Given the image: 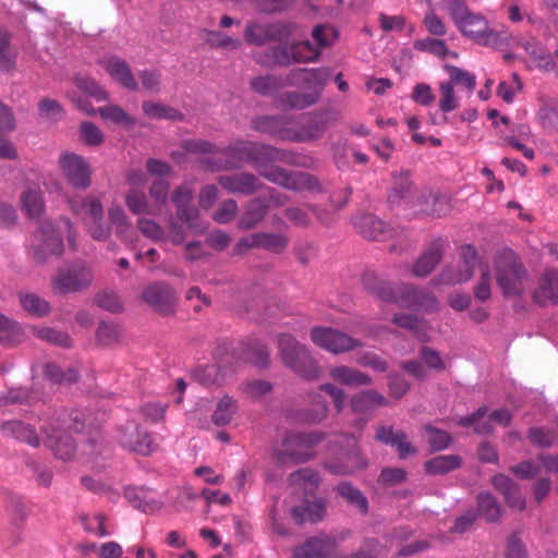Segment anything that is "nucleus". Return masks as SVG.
Returning a JSON list of instances; mask_svg holds the SVG:
<instances>
[{
  "label": "nucleus",
  "instance_id": "e2e57ef3",
  "mask_svg": "<svg viewBox=\"0 0 558 558\" xmlns=\"http://www.w3.org/2000/svg\"><path fill=\"white\" fill-rule=\"evenodd\" d=\"M34 333L37 338L58 344L60 347L68 348L72 344L71 339L66 333L50 327L34 328Z\"/></svg>",
  "mask_w": 558,
  "mask_h": 558
},
{
  "label": "nucleus",
  "instance_id": "f8f14e48",
  "mask_svg": "<svg viewBox=\"0 0 558 558\" xmlns=\"http://www.w3.org/2000/svg\"><path fill=\"white\" fill-rule=\"evenodd\" d=\"M484 266L472 245H464L460 252V260L457 266H448L433 280L434 284H459L470 280L474 269Z\"/></svg>",
  "mask_w": 558,
  "mask_h": 558
},
{
  "label": "nucleus",
  "instance_id": "aec40b11",
  "mask_svg": "<svg viewBox=\"0 0 558 558\" xmlns=\"http://www.w3.org/2000/svg\"><path fill=\"white\" fill-rule=\"evenodd\" d=\"M100 65L109 76L122 87L132 92L140 89L138 83L136 82L129 64L124 60L118 57H108L100 61Z\"/></svg>",
  "mask_w": 558,
  "mask_h": 558
},
{
  "label": "nucleus",
  "instance_id": "09e8293b",
  "mask_svg": "<svg viewBox=\"0 0 558 558\" xmlns=\"http://www.w3.org/2000/svg\"><path fill=\"white\" fill-rule=\"evenodd\" d=\"M294 60L296 63L315 62L320 57V50L316 43L303 40L292 44Z\"/></svg>",
  "mask_w": 558,
  "mask_h": 558
},
{
  "label": "nucleus",
  "instance_id": "9b49d317",
  "mask_svg": "<svg viewBox=\"0 0 558 558\" xmlns=\"http://www.w3.org/2000/svg\"><path fill=\"white\" fill-rule=\"evenodd\" d=\"M266 122L283 140L291 142H311L323 136L327 129L324 121L306 120L301 123L288 121L284 118H268Z\"/></svg>",
  "mask_w": 558,
  "mask_h": 558
},
{
  "label": "nucleus",
  "instance_id": "79ce46f5",
  "mask_svg": "<svg viewBox=\"0 0 558 558\" xmlns=\"http://www.w3.org/2000/svg\"><path fill=\"white\" fill-rule=\"evenodd\" d=\"M392 323L401 328L409 329L422 341L427 340L428 327L426 323L418 319L415 315L411 314H398L392 318Z\"/></svg>",
  "mask_w": 558,
  "mask_h": 558
},
{
  "label": "nucleus",
  "instance_id": "9d476101",
  "mask_svg": "<svg viewBox=\"0 0 558 558\" xmlns=\"http://www.w3.org/2000/svg\"><path fill=\"white\" fill-rule=\"evenodd\" d=\"M324 438L320 433L288 434L282 440L281 448L276 451L280 463H303L314 458V447Z\"/></svg>",
  "mask_w": 558,
  "mask_h": 558
},
{
  "label": "nucleus",
  "instance_id": "3c124183",
  "mask_svg": "<svg viewBox=\"0 0 558 558\" xmlns=\"http://www.w3.org/2000/svg\"><path fill=\"white\" fill-rule=\"evenodd\" d=\"M478 511L487 521H497L500 517V506L490 493H481L477 497Z\"/></svg>",
  "mask_w": 558,
  "mask_h": 558
},
{
  "label": "nucleus",
  "instance_id": "0e129e2a",
  "mask_svg": "<svg viewBox=\"0 0 558 558\" xmlns=\"http://www.w3.org/2000/svg\"><path fill=\"white\" fill-rule=\"evenodd\" d=\"M80 518L87 532L93 533L98 537L110 535V532L106 527L107 518L105 514L96 513L93 517L81 515Z\"/></svg>",
  "mask_w": 558,
  "mask_h": 558
},
{
  "label": "nucleus",
  "instance_id": "bb28decb",
  "mask_svg": "<svg viewBox=\"0 0 558 558\" xmlns=\"http://www.w3.org/2000/svg\"><path fill=\"white\" fill-rule=\"evenodd\" d=\"M359 232L371 240H385L391 233L386 223L374 215H362L354 220Z\"/></svg>",
  "mask_w": 558,
  "mask_h": 558
},
{
  "label": "nucleus",
  "instance_id": "6ab92c4d",
  "mask_svg": "<svg viewBox=\"0 0 558 558\" xmlns=\"http://www.w3.org/2000/svg\"><path fill=\"white\" fill-rule=\"evenodd\" d=\"M193 198L194 190L187 184L177 186L171 195L178 219L189 228H194V222L198 218V209L193 205Z\"/></svg>",
  "mask_w": 558,
  "mask_h": 558
},
{
  "label": "nucleus",
  "instance_id": "13d9d810",
  "mask_svg": "<svg viewBox=\"0 0 558 558\" xmlns=\"http://www.w3.org/2000/svg\"><path fill=\"white\" fill-rule=\"evenodd\" d=\"M235 411V401L232 398L226 396L219 400L217 409L213 414V422L218 426L226 425L230 423Z\"/></svg>",
  "mask_w": 558,
  "mask_h": 558
},
{
  "label": "nucleus",
  "instance_id": "4d7b16f0",
  "mask_svg": "<svg viewBox=\"0 0 558 558\" xmlns=\"http://www.w3.org/2000/svg\"><path fill=\"white\" fill-rule=\"evenodd\" d=\"M486 413L487 408L482 407L473 414L460 417L458 424L464 427L474 426V430L477 434H489L493 432L492 424L482 422Z\"/></svg>",
  "mask_w": 558,
  "mask_h": 558
},
{
  "label": "nucleus",
  "instance_id": "dca6fc26",
  "mask_svg": "<svg viewBox=\"0 0 558 558\" xmlns=\"http://www.w3.org/2000/svg\"><path fill=\"white\" fill-rule=\"evenodd\" d=\"M121 446L130 451L148 456L157 449L151 435L134 422H129L119 429Z\"/></svg>",
  "mask_w": 558,
  "mask_h": 558
},
{
  "label": "nucleus",
  "instance_id": "2eb2a0df",
  "mask_svg": "<svg viewBox=\"0 0 558 558\" xmlns=\"http://www.w3.org/2000/svg\"><path fill=\"white\" fill-rule=\"evenodd\" d=\"M348 450L341 451L336 458L324 463L327 471L335 475H350L367 466V461L361 456L353 437L345 438Z\"/></svg>",
  "mask_w": 558,
  "mask_h": 558
},
{
  "label": "nucleus",
  "instance_id": "5fc2aeb1",
  "mask_svg": "<svg viewBox=\"0 0 558 558\" xmlns=\"http://www.w3.org/2000/svg\"><path fill=\"white\" fill-rule=\"evenodd\" d=\"M97 112L102 119L117 124L133 126L136 122L134 118L129 116L125 110L117 105L100 107Z\"/></svg>",
  "mask_w": 558,
  "mask_h": 558
},
{
  "label": "nucleus",
  "instance_id": "f704fd0d",
  "mask_svg": "<svg viewBox=\"0 0 558 558\" xmlns=\"http://www.w3.org/2000/svg\"><path fill=\"white\" fill-rule=\"evenodd\" d=\"M413 46L418 51L428 52L441 59L447 57H458V53L451 51L446 41L439 39V37H425L417 39L414 41Z\"/></svg>",
  "mask_w": 558,
  "mask_h": 558
},
{
  "label": "nucleus",
  "instance_id": "473e14b6",
  "mask_svg": "<svg viewBox=\"0 0 558 558\" xmlns=\"http://www.w3.org/2000/svg\"><path fill=\"white\" fill-rule=\"evenodd\" d=\"M268 205L260 198L252 199L240 220V228L244 230L253 229L256 227L266 216Z\"/></svg>",
  "mask_w": 558,
  "mask_h": 558
},
{
  "label": "nucleus",
  "instance_id": "f3484780",
  "mask_svg": "<svg viewBox=\"0 0 558 558\" xmlns=\"http://www.w3.org/2000/svg\"><path fill=\"white\" fill-rule=\"evenodd\" d=\"M337 544L333 535L319 533L295 547L292 558H332Z\"/></svg>",
  "mask_w": 558,
  "mask_h": 558
},
{
  "label": "nucleus",
  "instance_id": "39448f33",
  "mask_svg": "<svg viewBox=\"0 0 558 558\" xmlns=\"http://www.w3.org/2000/svg\"><path fill=\"white\" fill-rule=\"evenodd\" d=\"M391 206L417 208L424 215L441 216L447 213V202L434 193H422L415 196V191L409 173L393 174L391 191L388 195Z\"/></svg>",
  "mask_w": 558,
  "mask_h": 558
},
{
  "label": "nucleus",
  "instance_id": "680f3d73",
  "mask_svg": "<svg viewBox=\"0 0 558 558\" xmlns=\"http://www.w3.org/2000/svg\"><path fill=\"white\" fill-rule=\"evenodd\" d=\"M44 375L47 379L52 383H74L77 380V373L70 368L68 372H63L58 365L53 363H48L44 367Z\"/></svg>",
  "mask_w": 558,
  "mask_h": 558
},
{
  "label": "nucleus",
  "instance_id": "ea45409f",
  "mask_svg": "<svg viewBox=\"0 0 558 558\" xmlns=\"http://www.w3.org/2000/svg\"><path fill=\"white\" fill-rule=\"evenodd\" d=\"M319 99V92H292L287 93L281 97V105L289 109H305L315 105Z\"/></svg>",
  "mask_w": 558,
  "mask_h": 558
},
{
  "label": "nucleus",
  "instance_id": "20e7f679",
  "mask_svg": "<svg viewBox=\"0 0 558 558\" xmlns=\"http://www.w3.org/2000/svg\"><path fill=\"white\" fill-rule=\"evenodd\" d=\"M446 10L461 34L474 43L494 49L505 44V34L492 29L488 21L482 14L471 11L464 1L449 0Z\"/></svg>",
  "mask_w": 558,
  "mask_h": 558
},
{
  "label": "nucleus",
  "instance_id": "423d86ee",
  "mask_svg": "<svg viewBox=\"0 0 558 558\" xmlns=\"http://www.w3.org/2000/svg\"><path fill=\"white\" fill-rule=\"evenodd\" d=\"M369 277L365 278V286L376 298L399 305L400 307L424 310L436 312L439 308L437 299L423 290L411 284H401L393 289L388 282H369Z\"/></svg>",
  "mask_w": 558,
  "mask_h": 558
},
{
  "label": "nucleus",
  "instance_id": "4c0bfd02",
  "mask_svg": "<svg viewBox=\"0 0 558 558\" xmlns=\"http://www.w3.org/2000/svg\"><path fill=\"white\" fill-rule=\"evenodd\" d=\"M293 75H302V82L312 88V92H319L320 94L330 77V71L327 68L300 69Z\"/></svg>",
  "mask_w": 558,
  "mask_h": 558
},
{
  "label": "nucleus",
  "instance_id": "0eeeda50",
  "mask_svg": "<svg viewBox=\"0 0 558 558\" xmlns=\"http://www.w3.org/2000/svg\"><path fill=\"white\" fill-rule=\"evenodd\" d=\"M496 281L507 298L520 296L526 290L527 274L517 254L504 250L495 257Z\"/></svg>",
  "mask_w": 558,
  "mask_h": 558
},
{
  "label": "nucleus",
  "instance_id": "2f4dec72",
  "mask_svg": "<svg viewBox=\"0 0 558 558\" xmlns=\"http://www.w3.org/2000/svg\"><path fill=\"white\" fill-rule=\"evenodd\" d=\"M326 514V501L317 499L308 502L306 506H299L291 509V515L298 524L304 522H318Z\"/></svg>",
  "mask_w": 558,
  "mask_h": 558
},
{
  "label": "nucleus",
  "instance_id": "603ef678",
  "mask_svg": "<svg viewBox=\"0 0 558 558\" xmlns=\"http://www.w3.org/2000/svg\"><path fill=\"white\" fill-rule=\"evenodd\" d=\"M424 437L434 451H440L448 448L452 441L448 432L430 425L424 427Z\"/></svg>",
  "mask_w": 558,
  "mask_h": 558
},
{
  "label": "nucleus",
  "instance_id": "a878e982",
  "mask_svg": "<svg viewBox=\"0 0 558 558\" xmlns=\"http://www.w3.org/2000/svg\"><path fill=\"white\" fill-rule=\"evenodd\" d=\"M329 377L349 387L368 386L373 383L369 375L347 365L331 367L329 369Z\"/></svg>",
  "mask_w": 558,
  "mask_h": 558
},
{
  "label": "nucleus",
  "instance_id": "72a5a7b5",
  "mask_svg": "<svg viewBox=\"0 0 558 558\" xmlns=\"http://www.w3.org/2000/svg\"><path fill=\"white\" fill-rule=\"evenodd\" d=\"M461 465V458L457 454L437 456L425 462L426 473L432 475H442L449 473Z\"/></svg>",
  "mask_w": 558,
  "mask_h": 558
},
{
  "label": "nucleus",
  "instance_id": "4468645a",
  "mask_svg": "<svg viewBox=\"0 0 558 558\" xmlns=\"http://www.w3.org/2000/svg\"><path fill=\"white\" fill-rule=\"evenodd\" d=\"M311 339L319 348L333 354L353 351L363 345L360 339L328 327H315L311 331Z\"/></svg>",
  "mask_w": 558,
  "mask_h": 558
},
{
  "label": "nucleus",
  "instance_id": "8fccbe9b",
  "mask_svg": "<svg viewBox=\"0 0 558 558\" xmlns=\"http://www.w3.org/2000/svg\"><path fill=\"white\" fill-rule=\"evenodd\" d=\"M531 442L541 448H549L558 445V429L532 427L527 433Z\"/></svg>",
  "mask_w": 558,
  "mask_h": 558
},
{
  "label": "nucleus",
  "instance_id": "ddd939ff",
  "mask_svg": "<svg viewBox=\"0 0 558 558\" xmlns=\"http://www.w3.org/2000/svg\"><path fill=\"white\" fill-rule=\"evenodd\" d=\"M58 167L65 181L76 190H86L92 184V168L88 161L71 151H63L58 159Z\"/></svg>",
  "mask_w": 558,
  "mask_h": 558
},
{
  "label": "nucleus",
  "instance_id": "5701e85b",
  "mask_svg": "<svg viewBox=\"0 0 558 558\" xmlns=\"http://www.w3.org/2000/svg\"><path fill=\"white\" fill-rule=\"evenodd\" d=\"M494 487L504 495L507 505L519 511L525 509V499L520 493V486L505 474L493 477Z\"/></svg>",
  "mask_w": 558,
  "mask_h": 558
},
{
  "label": "nucleus",
  "instance_id": "c9c22d12",
  "mask_svg": "<svg viewBox=\"0 0 558 558\" xmlns=\"http://www.w3.org/2000/svg\"><path fill=\"white\" fill-rule=\"evenodd\" d=\"M125 204L134 215H154L155 208L149 204L144 189H130L125 194Z\"/></svg>",
  "mask_w": 558,
  "mask_h": 558
},
{
  "label": "nucleus",
  "instance_id": "cd10ccee",
  "mask_svg": "<svg viewBox=\"0 0 558 558\" xmlns=\"http://www.w3.org/2000/svg\"><path fill=\"white\" fill-rule=\"evenodd\" d=\"M535 303L544 305L547 302L558 303V270H548L539 281V288L533 292Z\"/></svg>",
  "mask_w": 558,
  "mask_h": 558
},
{
  "label": "nucleus",
  "instance_id": "de8ad7c7",
  "mask_svg": "<svg viewBox=\"0 0 558 558\" xmlns=\"http://www.w3.org/2000/svg\"><path fill=\"white\" fill-rule=\"evenodd\" d=\"M294 60L296 63L315 62L320 57V50L316 43L303 40L292 44Z\"/></svg>",
  "mask_w": 558,
  "mask_h": 558
},
{
  "label": "nucleus",
  "instance_id": "7c9ffc66",
  "mask_svg": "<svg viewBox=\"0 0 558 558\" xmlns=\"http://www.w3.org/2000/svg\"><path fill=\"white\" fill-rule=\"evenodd\" d=\"M257 61L266 66H288L296 63L294 60L292 45H279L267 49Z\"/></svg>",
  "mask_w": 558,
  "mask_h": 558
},
{
  "label": "nucleus",
  "instance_id": "a211bd4d",
  "mask_svg": "<svg viewBox=\"0 0 558 558\" xmlns=\"http://www.w3.org/2000/svg\"><path fill=\"white\" fill-rule=\"evenodd\" d=\"M143 300L155 311L168 315L174 311L175 293L163 282H155L144 289Z\"/></svg>",
  "mask_w": 558,
  "mask_h": 558
},
{
  "label": "nucleus",
  "instance_id": "7ed1b4c3",
  "mask_svg": "<svg viewBox=\"0 0 558 558\" xmlns=\"http://www.w3.org/2000/svg\"><path fill=\"white\" fill-rule=\"evenodd\" d=\"M282 160H284L283 151L269 145L256 143L251 163L260 177L287 190L300 192L314 187L312 175L303 172H289L274 165V162Z\"/></svg>",
  "mask_w": 558,
  "mask_h": 558
},
{
  "label": "nucleus",
  "instance_id": "b1692460",
  "mask_svg": "<svg viewBox=\"0 0 558 558\" xmlns=\"http://www.w3.org/2000/svg\"><path fill=\"white\" fill-rule=\"evenodd\" d=\"M73 214L81 217L85 223L93 220H102L104 208L100 201L92 195L73 197L69 201Z\"/></svg>",
  "mask_w": 558,
  "mask_h": 558
},
{
  "label": "nucleus",
  "instance_id": "4be33fe9",
  "mask_svg": "<svg viewBox=\"0 0 558 558\" xmlns=\"http://www.w3.org/2000/svg\"><path fill=\"white\" fill-rule=\"evenodd\" d=\"M22 210L31 219H39L46 209L45 199L40 186L36 183H27L20 195Z\"/></svg>",
  "mask_w": 558,
  "mask_h": 558
},
{
  "label": "nucleus",
  "instance_id": "a18cd8bd",
  "mask_svg": "<svg viewBox=\"0 0 558 558\" xmlns=\"http://www.w3.org/2000/svg\"><path fill=\"white\" fill-rule=\"evenodd\" d=\"M20 303L26 312L34 316H45L50 312V304L35 293H21Z\"/></svg>",
  "mask_w": 558,
  "mask_h": 558
},
{
  "label": "nucleus",
  "instance_id": "c756f323",
  "mask_svg": "<svg viewBox=\"0 0 558 558\" xmlns=\"http://www.w3.org/2000/svg\"><path fill=\"white\" fill-rule=\"evenodd\" d=\"M388 400L376 390H364L351 397L350 405L355 413H365L377 407H385Z\"/></svg>",
  "mask_w": 558,
  "mask_h": 558
},
{
  "label": "nucleus",
  "instance_id": "6e6d98bb",
  "mask_svg": "<svg viewBox=\"0 0 558 558\" xmlns=\"http://www.w3.org/2000/svg\"><path fill=\"white\" fill-rule=\"evenodd\" d=\"M22 339V329L15 322L0 314V342L13 344Z\"/></svg>",
  "mask_w": 558,
  "mask_h": 558
},
{
  "label": "nucleus",
  "instance_id": "c03bdc74",
  "mask_svg": "<svg viewBox=\"0 0 558 558\" xmlns=\"http://www.w3.org/2000/svg\"><path fill=\"white\" fill-rule=\"evenodd\" d=\"M144 113L153 119L182 120L183 114L174 108L155 101H144L142 105Z\"/></svg>",
  "mask_w": 558,
  "mask_h": 558
},
{
  "label": "nucleus",
  "instance_id": "bf43d9fd",
  "mask_svg": "<svg viewBox=\"0 0 558 558\" xmlns=\"http://www.w3.org/2000/svg\"><path fill=\"white\" fill-rule=\"evenodd\" d=\"M422 23L426 32L434 37H442L448 32L446 22L432 8L425 13Z\"/></svg>",
  "mask_w": 558,
  "mask_h": 558
},
{
  "label": "nucleus",
  "instance_id": "f257e3e1",
  "mask_svg": "<svg viewBox=\"0 0 558 558\" xmlns=\"http://www.w3.org/2000/svg\"><path fill=\"white\" fill-rule=\"evenodd\" d=\"M65 422L60 418H53L43 426L44 437L40 438L36 428L21 420L0 421V434L3 438L24 442L31 447L37 448L43 442L49 447L61 460H70L75 453V444L64 428Z\"/></svg>",
  "mask_w": 558,
  "mask_h": 558
},
{
  "label": "nucleus",
  "instance_id": "37998d69",
  "mask_svg": "<svg viewBox=\"0 0 558 558\" xmlns=\"http://www.w3.org/2000/svg\"><path fill=\"white\" fill-rule=\"evenodd\" d=\"M445 70L449 75V80L447 81L450 85L454 86H463L470 94L473 93L476 86L475 75L472 73L454 66V65H445Z\"/></svg>",
  "mask_w": 558,
  "mask_h": 558
},
{
  "label": "nucleus",
  "instance_id": "052dcab7",
  "mask_svg": "<svg viewBox=\"0 0 558 558\" xmlns=\"http://www.w3.org/2000/svg\"><path fill=\"white\" fill-rule=\"evenodd\" d=\"M459 107V100L454 94V87L447 81L439 84V108L448 113Z\"/></svg>",
  "mask_w": 558,
  "mask_h": 558
},
{
  "label": "nucleus",
  "instance_id": "a19ab883",
  "mask_svg": "<svg viewBox=\"0 0 558 558\" xmlns=\"http://www.w3.org/2000/svg\"><path fill=\"white\" fill-rule=\"evenodd\" d=\"M255 145V142L235 141L228 147L219 149V154L236 161L251 162Z\"/></svg>",
  "mask_w": 558,
  "mask_h": 558
},
{
  "label": "nucleus",
  "instance_id": "412c9836",
  "mask_svg": "<svg viewBox=\"0 0 558 558\" xmlns=\"http://www.w3.org/2000/svg\"><path fill=\"white\" fill-rule=\"evenodd\" d=\"M218 183L230 193L243 195L253 194L262 186L257 177L248 172L220 175Z\"/></svg>",
  "mask_w": 558,
  "mask_h": 558
},
{
  "label": "nucleus",
  "instance_id": "69168bd1",
  "mask_svg": "<svg viewBox=\"0 0 558 558\" xmlns=\"http://www.w3.org/2000/svg\"><path fill=\"white\" fill-rule=\"evenodd\" d=\"M121 337V329L118 325L102 322L99 324L96 338L101 345L116 343Z\"/></svg>",
  "mask_w": 558,
  "mask_h": 558
},
{
  "label": "nucleus",
  "instance_id": "58836bf2",
  "mask_svg": "<svg viewBox=\"0 0 558 558\" xmlns=\"http://www.w3.org/2000/svg\"><path fill=\"white\" fill-rule=\"evenodd\" d=\"M288 481L293 487L312 492L318 487L320 477L313 469L304 468L291 473Z\"/></svg>",
  "mask_w": 558,
  "mask_h": 558
},
{
  "label": "nucleus",
  "instance_id": "774afa93",
  "mask_svg": "<svg viewBox=\"0 0 558 558\" xmlns=\"http://www.w3.org/2000/svg\"><path fill=\"white\" fill-rule=\"evenodd\" d=\"M420 357L424 365L432 371L439 373L447 368L446 361L442 360L438 351L432 348L423 347L420 351Z\"/></svg>",
  "mask_w": 558,
  "mask_h": 558
},
{
  "label": "nucleus",
  "instance_id": "f03ea898",
  "mask_svg": "<svg viewBox=\"0 0 558 558\" xmlns=\"http://www.w3.org/2000/svg\"><path fill=\"white\" fill-rule=\"evenodd\" d=\"M63 233L66 235L69 246L76 251V233L68 218H61L57 222L50 220L41 222L29 240L28 254L32 259L44 265L53 258L61 257L64 253Z\"/></svg>",
  "mask_w": 558,
  "mask_h": 558
},
{
  "label": "nucleus",
  "instance_id": "e433bc0d",
  "mask_svg": "<svg viewBox=\"0 0 558 558\" xmlns=\"http://www.w3.org/2000/svg\"><path fill=\"white\" fill-rule=\"evenodd\" d=\"M337 493L362 514L368 511V500L364 494L349 482H342L336 487Z\"/></svg>",
  "mask_w": 558,
  "mask_h": 558
},
{
  "label": "nucleus",
  "instance_id": "49530a36",
  "mask_svg": "<svg viewBox=\"0 0 558 558\" xmlns=\"http://www.w3.org/2000/svg\"><path fill=\"white\" fill-rule=\"evenodd\" d=\"M294 60L296 63L315 62L320 57V50L316 43L303 40L292 44Z\"/></svg>",
  "mask_w": 558,
  "mask_h": 558
},
{
  "label": "nucleus",
  "instance_id": "1a4fd4ad",
  "mask_svg": "<svg viewBox=\"0 0 558 558\" xmlns=\"http://www.w3.org/2000/svg\"><path fill=\"white\" fill-rule=\"evenodd\" d=\"M94 281L90 265L78 260L60 269L51 279V290L54 294L65 295L88 289Z\"/></svg>",
  "mask_w": 558,
  "mask_h": 558
},
{
  "label": "nucleus",
  "instance_id": "6e6552de",
  "mask_svg": "<svg viewBox=\"0 0 558 558\" xmlns=\"http://www.w3.org/2000/svg\"><path fill=\"white\" fill-rule=\"evenodd\" d=\"M279 354L286 366L299 376L314 380L320 375L317 362L308 350L298 342L292 336L283 333L278 339Z\"/></svg>",
  "mask_w": 558,
  "mask_h": 558
},
{
  "label": "nucleus",
  "instance_id": "338daca9",
  "mask_svg": "<svg viewBox=\"0 0 558 558\" xmlns=\"http://www.w3.org/2000/svg\"><path fill=\"white\" fill-rule=\"evenodd\" d=\"M39 117L46 121H58L63 117L61 105L50 98H44L38 104Z\"/></svg>",
  "mask_w": 558,
  "mask_h": 558
},
{
  "label": "nucleus",
  "instance_id": "864d4df0",
  "mask_svg": "<svg viewBox=\"0 0 558 558\" xmlns=\"http://www.w3.org/2000/svg\"><path fill=\"white\" fill-rule=\"evenodd\" d=\"M286 82L275 75L257 76L251 81V87L260 95H271L283 87Z\"/></svg>",
  "mask_w": 558,
  "mask_h": 558
},
{
  "label": "nucleus",
  "instance_id": "c85d7f7f",
  "mask_svg": "<svg viewBox=\"0 0 558 558\" xmlns=\"http://www.w3.org/2000/svg\"><path fill=\"white\" fill-rule=\"evenodd\" d=\"M442 256L441 245L439 243L433 244L414 263L412 274L418 278L426 277L440 263Z\"/></svg>",
  "mask_w": 558,
  "mask_h": 558
},
{
  "label": "nucleus",
  "instance_id": "393cba45",
  "mask_svg": "<svg viewBox=\"0 0 558 558\" xmlns=\"http://www.w3.org/2000/svg\"><path fill=\"white\" fill-rule=\"evenodd\" d=\"M280 26L278 24H262L250 22L244 31L245 40L255 46H263L268 41L279 39Z\"/></svg>",
  "mask_w": 558,
  "mask_h": 558
}]
</instances>
